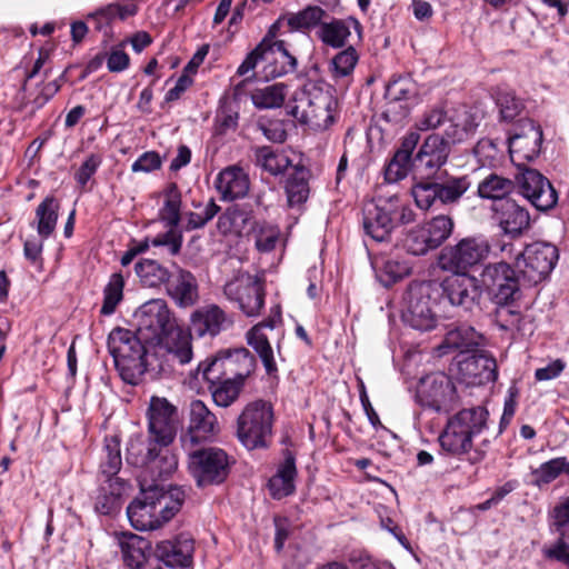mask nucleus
Masks as SVG:
<instances>
[{"label": "nucleus", "instance_id": "nucleus-1", "mask_svg": "<svg viewBox=\"0 0 569 569\" xmlns=\"http://www.w3.org/2000/svg\"><path fill=\"white\" fill-rule=\"evenodd\" d=\"M451 152L442 138L431 133L421 141L418 131H409L385 166V179L398 182L412 173L411 194L423 211L455 207L472 187L469 174H451L445 167Z\"/></svg>", "mask_w": 569, "mask_h": 569}, {"label": "nucleus", "instance_id": "nucleus-2", "mask_svg": "<svg viewBox=\"0 0 569 569\" xmlns=\"http://www.w3.org/2000/svg\"><path fill=\"white\" fill-rule=\"evenodd\" d=\"M147 418L149 437L147 441H130L127 460L166 478L178 467L177 456L169 449L177 435L178 410L167 398L152 396Z\"/></svg>", "mask_w": 569, "mask_h": 569}, {"label": "nucleus", "instance_id": "nucleus-3", "mask_svg": "<svg viewBox=\"0 0 569 569\" xmlns=\"http://www.w3.org/2000/svg\"><path fill=\"white\" fill-rule=\"evenodd\" d=\"M490 246L479 237H466L455 244L442 247L437 256V267L449 273L441 282L451 297L457 296L470 308L478 307L482 297V287L477 277L471 274L489 254Z\"/></svg>", "mask_w": 569, "mask_h": 569}, {"label": "nucleus", "instance_id": "nucleus-4", "mask_svg": "<svg viewBox=\"0 0 569 569\" xmlns=\"http://www.w3.org/2000/svg\"><path fill=\"white\" fill-rule=\"evenodd\" d=\"M137 332L150 346H164L181 365L192 359L190 333L178 321L163 299L144 302L136 313Z\"/></svg>", "mask_w": 569, "mask_h": 569}, {"label": "nucleus", "instance_id": "nucleus-5", "mask_svg": "<svg viewBox=\"0 0 569 569\" xmlns=\"http://www.w3.org/2000/svg\"><path fill=\"white\" fill-rule=\"evenodd\" d=\"M184 499L181 487L141 486L139 495L127 507V516L134 529L152 531L170 521L181 510Z\"/></svg>", "mask_w": 569, "mask_h": 569}, {"label": "nucleus", "instance_id": "nucleus-6", "mask_svg": "<svg viewBox=\"0 0 569 569\" xmlns=\"http://www.w3.org/2000/svg\"><path fill=\"white\" fill-rule=\"evenodd\" d=\"M448 307L472 311L457 296L451 297L447 288L435 280L410 284L407 298V309L402 315L403 322L419 331L432 330Z\"/></svg>", "mask_w": 569, "mask_h": 569}, {"label": "nucleus", "instance_id": "nucleus-7", "mask_svg": "<svg viewBox=\"0 0 569 569\" xmlns=\"http://www.w3.org/2000/svg\"><path fill=\"white\" fill-rule=\"evenodd\" d=\"M149 345L137 331L113 328L107 340L108 351L121 379L129 385H138L148 370Z\"/></svg>", "mask_w": 569, "mask_h": 569}, {"label": "nucleus", "instance_id": "nucleus-8", "mask_svg": "<svg viewBox=\"0 0 569 569\" xmlns=\"http://www.w3.org/2000/svg\"><path fill=\"white\" fill-rule=\"evenodd\" d=\"M276 421L273 405L264 399L248 402L236 421V437L247 450L268 449Z\"/></svg>", "mask_w": 569, "mask_h": 569}, {"label": "nucleus", "instance_id": "nucleus-9", "mask_svg": "<svg viewBox=\"0 0 569 569\" xmlns=\"http://www.w3.org/2000/svg\"><path fill=\"white\" fill-rule=\"evenodd\" d=\"M188 452V469L199 488L223 483L234 462L221 448L208 447L184 449Z\"/></svg>", "mask_w": 569, "mask_h": 569}, {"label": "nucleus", "instance_id": "nucleus-10", "mask_svg": "<svg viewBox=\"0 0 569 569\" xmlns=\"http://www.w3.org/2000/svg\"><path fill=\"white\" fill-rule=\"evenodd\" d=\"M296 102L292 114L300 122L318 130H326L335 123L337 101L332 94L316 84L305 86L303 90L297 93Z\"/></svg>", "mask_w": 569, "mask_h": 569}, {"label": "nucleus", "instance_id": "nucleus-11", "mask_svg": "<svg viewBox=\"0 0 569 569\" xmlns=\"http://www.w3.org/2000/svg\"><path fill=\"white\" fill-rule=\"evenodd\" d=\"M385 100L381 118L389 123H401L420 101L417 82L410 76H392L386 86Z\"/></svg>", "mask_w": 569, "mask_h": 569}, {"label": "nucleus", "instance_id": "nucleus-12", "mask_svg": "<svg viewBox=\"0 0 569 569\" xmlns=\"http://www.w3.org/2000/svg\"><path fill=\"white\" fill-rule=\"evenodd\" d=\"M417 402L435 412L455 410L459 402L456 386L445 372H432L422 377L416 391Z\"/></svg>", "mask_w": 569, "mask_h": 569}, {"label": "nucleus", "instance_id": "nucleus-13", "mask_svg": "<svg viewBox=\"0 0 569 569\" xmlns=\"http://www.w3.org/2000/svg\"><path fill=\"white\" fill-rule=\"evenodd\" d=\"M226 297L239 305L247 317H257L264 307L266 278L263 274H247L228 281L223 287Z\"/></svg>", "mask_w": 569, "mask_h": 569}, {"label": "nucleus", "instance_id": "nucleus-14", "mask_svg": "<svg viewBox=\"0 0 569 569\" xmlns=\"http://www.w3.org/2000/svg\"><path fill=\"white\" fill-rule=\"evenodd\" d=\"M194 539L189 532H180L158 541L151 549V558L166 569H190L193 566Z\"/></svg>", "mask_w": 569, "mask_h": 569}, {"label": "nucleus", "instance_id": "nucleus-15", "mask_svg": "<svg viewBox=\"0 0 569 569\" xmlns=\"http://www.w3.org/2000/svg\"><path fill=\"white\" fill-rule=\"evenodd\" d=\"M219 432L217 416L202 400H192L189 405L188 427L180 437L182 448L191 449L196 445L212 440Z\"/></svg>", "mask_w": 569, "mask_h": 569}, {"label": "nucleus", "instance_id": "nucleus-16", "mask_svg": "<svg viewBox=\"0 0 569 569\" xmlns=\"http://www.w3.org/2000/svg\"><path fill=\"white\" fill-rule=\"evenodd\" d=\"M395 213L392 202L379 198L366 203L362 208V228L366 236L376 242L390 240L395 229Z\"/></svg>", "mask_w": 569, "mask_h": 569}, {"label": "nucleus", "instance_id": "nucleus-17", "mask_svg": "<svg viewBox=\"0 0 569 569\" xmlns=\"http://www.w3.org/2000/svg\"><path fill=\"white\" fill-rule=\"evenodd\" d=\"M282 459L277 463L276 472L267 482L269 496L273 500H282L296 493L298 477L296 453L290 449L281 451Z\"/></svg>", "mask_w": 569, "mask_h": 569}, {"label": "nucleus", "instance_id": "nucleus-18", "mask_svg": "<svg viewBox=\"0 0 569 569\" xmlns=\"http://www.w3.org/2000/svg\"><path fill=\"white\" fill-rule=\"evenodd\" d=\"M526 138L516 134L509 139V153L512 163L517 167L516 182L518 192L533 206V188L530 179H533V169L530 162L533 160V149H523Z\"/></svg>", "mask_w": 569, "mask_h": 569}, {"label": "nucleus", "instance_id": "nucleus-19", "mask_svg": "<svg viewBox=\"0 0 569 569\" xmlns=\"http://www.w3.org/2000/svg\"><path fill=\"white\" fill-rule=\"evenodd\" d=\"M351 28L357 33L359 41H362L363 27L359 19L353 16H348L345 19L331 18L330 21L321 20L316 34L325 46L333 49H342L348 44Z\"/></svg>", "mask_w": 569, "mask_h": 569}, {"label": "nucleus", "instance_id": "nucleus-20", "mask_svg": "<svg viewBox=\"0 0 569 569\" xmlns=\"http://www.w3.org/2000/svg\"><path fill=\"white\" fill-rule=\"evenodd\" d=\"M249 79H243L234 86L231 96L223 94L219 99V104L213 120V130L216 136H226L228 132H234L239 126L240 96Z\"/></svg>", "mask_w": 569, "mask_h": 569}, {"label": "nucleus", "instance_id": "nucleus-21", "mask_svg": "<svg viewBox=\"0 0 569 569\" xmlns=\"http://www.w3.org/2000/svg\"><path fill=\"white\" fill-rule=\"evenodd\" d=\"M98 482L94 511L102 516L113 517L121 510L123 497L130 485L126 479H98Z\"/></svg>", "mask_w": 569, "mask_h": 569}, {"label": "nucleus", "instance_id": "nucleus-22", "mask_svg": "<svg viewBox=\"0 0 569 569\" xmlns=\"http://www.w3.org/2000/svg\"><path fill=\"white\" fill-rule=\"evenodd\" d=\"M257 222L250 203H233L218 217L217 229L223 236H250V228Z\"/></svg>", "mask_w": 569, "mask_h": 569}, {"label": "nucleus", "instance_id": "nucleus-23", "mask_svg": "<svg viewBox=\"0 0 569 569\" xmlns=\"http://www.w3.org/2000/svg\"><path fill=\"white\" fill-rule=\"evenodd\" d=\"M459 373L467 385H485L498 378L496 359L486 353H475L458 363Z\"/></svg>", "mask_w": 569, "mask_h": 569}, {"label": "nucleus", "instance_id": "nucleus-24", "mask_svg": "<svg viewBox=\"0 0 569 569\" xmlns=\"http://www.w3.org/2000/svg\"><path fill=\"white\" fill-rule=\"evenodd\" d=\"M172 277L166 282L167 295L174 300L179 307L193 306L198 300V283L191 271L172 263Z\"/></svg>", "mask_w": 569, "mask_h": 569}, {"label": "nucleus", "instance_id": "nucleus-25", "mask_svg": "<svg viewBox=\"0 0 569 569\" xmlns=\"http://www.w3.org/2000/svg\"><path fill=\"white\" fill-rule=\"evenodd\" d=\"M214 187L222 201H233L244 198L250 189L248 173L239 166L222 169L214 179Z\"/></svg>", "mask_w": 569, "mask_h": 569}, {"label": "nucleus", "instance_id": "nucleus-26", "mask_svg": "<svg viewBox=\"0 0 569 569\" xmlns=\"http://www.w3.org/2000/svg\"><path fill=\"white\" fill-rule=\"evenodd\" d=\"M492 210L506 234L518 237L530 224L529 211L512 199H506L493 204Z\"/></svg>", "mask_w": 569, "mask_h": 569}, {"label": "nucleus", "instance_id": "nucleus-27", "mask_svg": "<svg viewBox=\"0 0 569 569\" xmlns=\"http://www.w3.org/2000/svg\"><path fill=\"white\" fill-rule=\"evenodd\" d=\"M232 321L228 319L226 312L217 305H211L207 308L196 310L191 315V323L189 330H186L197 337L209 335L217 336L226 328V325H231Z\"/></svg>", "mask_w": 569, "mask_h": 569}, {"label": "nucleus", "instance_id": "nucleus-28", "mask_svg": "<svg viewBox=\"0 0 569 569\" xmlns=\"http://www.w3.org/2000/svg\"><path fill=\"white\" fill-rule=\"evenodd\" d=\"M138 6L133 2L109 3L106 7L97 9L87 16V20L92 23L93 29L103 32L106 37L112 33V23L117 20L124 21L138 13Z\"/></svg>", "mask_w": 569, "mask_h": 569}, {"label": "nucleus", "instance_id": "nucleus-29", "mask_svg": "<svg viewBox=\"0 0 569 569\" xmlns=\"http://www.w3.org/2000/svg\"><path fill=\"white\" fill-rule=\"evenodd\" d=\"M119 546L123 562L130 569H141L147 561L146 551L152 549L149 540L129 531L119 535Z\"/></svg>", "mask_w": 569, "mask_h": 569}, {"label": "nucleus", "instance_id": "nucleus-30", "mask_svg": "<svg viewBox=\"0 0 569 569\" xmlns=\"http://www.w3.org/2000/svg\"><path fill=\"white\" fill-rule=\"evenodd\" d=\"M134 272L142 287L160 289L172 277V272L156 259L142 258L134 264Z\"/></svg>", "mask_w": 569, "mask_h": 569}, {"label": "nucleus", "instance_id": "nucleus-31", "mask_svg": "<svg viewBox=\"0 0 569 569\" xmlns=\"http://www.w3.org/2000/svg\"><path fill=\"white\" fill-rule=\"evenodd\" d=\"M488 411L483 407L462 409L450 417L448 421L472 441L487 427Z\"/></svg>", "mask_w": 569, "mask_h": 569}, {"label": "nucleus", "instance_id": "nucleus-32", "mask_svg": "<svg viewBox=\"0 0 569 569\" xmlns=\"http://www.w3.org/2000/svg\"><path fill=\"white\" fill-rule=\"evenodd\" d=\"M287 16L286 32L307 33L320 27L321 20L328 18L327 11L320 6L308 4L298 12H289Z\"/></svg>", "mask_w": 569, "mask_h": 569}, {"label": "nucleus", "instance_id": "nucleus-33", "mask_svg": "<svg viewBox=\"0 0 569 569\" xmlns=\"http://www.w3.org/2000/svg\"><path fill=\"white\" fill-rule=\"evenodd\" d=\"M223 355L226 357L228 378L244 383L256 367L254 357L244 347L226 349Z\"/></svg>", "mask_w": 569, "mask_h": 569}, {"label": "nucleus", "instance_id": "nucleus-34", "mask_svg": "<svg viewBox=\"0 0 569 569\" xmlns=\"http://www.w3.org/2000/svg\"><path fill=\"white\" fill-rule=\"evenodd\" d=\"M164 201L159 209L158 219L167 228H178L181 221L182 193L176 182H169L162 191Z\"/></svg>", "mask_w": 569, "mask_h": 569}, {"label": "nucleus", "instance_id": "nucleus-35", "mask_svg": "<svg viewBox=\"0 0 569 569\" xmlns=\"http://www.w3.org/2000/svg\"><path fill=\"white\" fill-rule=\"evenodd\" d=\"M60 202L54 196H47L36 208L38 236L46 240L50 238L57 227Z\"/></svg>", "mask_w": 569, "mask_h": 569}, {"label": "nucleus", "instance_id": "nucleus-36", "mask_svg": "<svg viewBox=\"0 0 569 569\" xmlns=\"http://www.w3.org/2000/svg\"><path fill=\"white\" fill-rule=\"evenodd\" d=\"M310 171L303 166H295L286 180V193L289 207L300 206L309 198Z\"/></svg>", "mask_w": 569, "mask_h": 569}, {"label": "nucleus", "instance_id": "nucleus-37", "mask_svg": "<svg viewBox=\"0 0 569 569\" xmlns=\"http://www.w3.org/2000/svg\"><path fill=\"white\" fill-rule=\"evenodd\" d=\"M254 161L258 167L272 176L282 174L292 166L289 157L271 146H260L253 149Z\"/></svg>", "mask_w": 569, "mask_h": 569}, {"label": "nucleus", "instance_id": "nucleus-38", "mask_svg": "<svg viewBox=\"0 0 569 569\" xmlns=\"http://www.w3.org/2000/svg\"><path fill=\"white\" fill-rule=\"evenodd\" d=\"M515 186H517L516 180L512 181L492 172L478 183L477 196L481 199L501 202L508 199L507 196L512 192Z\"/></svg>", "mask_w": 569, "mask_h": 569}, {"label": "nucleus", "instance_id": "nucleus-39", "mask_svg": "<svg viewBox=\"0 0 569 569\" xmlns=\"http://www.w3.org/2000/svg\"><path fill=\"white\" fill-rule=\"evenodd\" d=\"M273 49H276L280 56H286L289 60L279 61L278 59H274L272 61H268V63L262 69V74L266 80H271L283 77L288 73H292L297 70L298 67V60L289 52L287 42L284 40L274 39L273 41H270L269 53L272 52Z\"/></svg>", "mask_w": 569, "mask_h": 569}, {"label": "nucleus", "instance_id": "nucleus-40", "mask_svg": "<svg viewBox=\"0 0 569 569\" xmlns=\"http://www.w3.org/2000/svg\"><path fill=\"white\" fill-rule=\"evenodd\" d=\"M438 441L442 453L452 457H461L469 453L473 446L470 438L449 421H447L445 429L439 435Z\"/></svg>", "mask_w": 569, "mask_h": 569}, {"label": "nucleus", "instance_id": "nucleus-41", "mask_svg": "<svg viewBox=\"0 0 569 569\" xmlns=\"http://www.w3.org/2000/svg\"><path fill=\"white\" fill-rule=\"evenodd\" d=\"M103 451L106 456L100 462L98 479H122L118 476L122 467L119 437H106Z\"/></svg>", "mask_w": 569, "mask_h": 569}, {"label": "nucleus", "instance_id": "nucleus-42", "mask_svg": "<svg viewBox=\"0 0 569 569\" xmlns=\"http://www.w3.org/2000/svg\"><path fill=\"white\" fill-rule=\"evenodd\" d=\"M254 238V247L261 253L273 251L280 239V228L267 220H257L250 228Z\"/></svg>", "mask_w": 569, "mask_h": 569}, {"label": "nucleus", "instance_id": "nucleus-43", "mask_svg": "<svg viewBox=\"0 0 569 569\" xmlns=\"http://www.w3.org/2000/svg\"><path fill=\"white\" fill-rule=\"evenodd\" d=\"M243 387V382L227 378L220 382L209 385L208 390L218 407L227 408L238 400Z\"/></svg>", "mask_w": 569, "mask_h": 569}, {"label": "nucleus", "instance_id": "nucleus-44", "mask_svg": "<svg viewBox=\"0 0 569 569\" xmlns=\"http://www.w3.org/2000/svg\"><path fill=\"white\" fill-rule=\"evenodd\" d=\"M287 86L283 83H273L251 92L250 98L257 109L280 108L286 99Z\"/></svg>", "mask_w": 569, "mask_h": 569}, {"label": "nucleus", "instance_id": "nucleus-45", "mask_svg": "<svg viewBox=\"0 0 569 569\" xmlns=\"http://www.w3.org/2000/svg\"><path fill=\"white\" fill-rule=\"evenodd\" d=\"M559 260V250L546 241H536V272L539 280H547Z\"/></svg>", "mask_w": 569, "mask_h": 569}, {"label": "nucleus", "instance_id": "nucleus-46", "mask_svg": "<svg viewBox=\"0 0 569 569\" xmlns=\"http://www.w3.org/2000/svg\"><path fill=\"white\" fill-rule=\"evenodd\" d=\"M200 373L208 386L227 379L228 371L223 350H220L214 356L201 361L197 368V375Z\"/></svg>", "mask_w": 569, "mask_h": 569}, {"label": "nucleus", "instance_id": "nucleus-47", "mask_svg": "<svg viewBox=\"0 0 569 569\" xmlns=\"http://www.w3.org/2000/svg\"><path fill=\"white\" fill-rule=\"evenodd\" d=\"M421 226L437 249L452 234L455 221L449 214H438Z\"/></svg>", "mask_w": 569, "mask_h": 569}, {"label": "nucleus", "instance_id": "nucleus-48", "mask_svg": "<svg viewBox=\"0 0 569 569\" xmlns=\"http://www.w3.org/2000/svg\"><path fill=\"white\" fill-rule=\"evenodd\" d=\"M192 206L198 211H189L184 224L186 231H193L202 229L209 221H211L221 210L220 206L216 203L213 198L203 206L201 202H192Z\"/></svg>", "mask_w": 569, "mask_h": 569}, {"label": "nucleus", "instance_id": "nucleus-49", "mask_svg": "<svg viewBox=\"0 0 569 569\" xmlns=\"http://www.w3.org/2000/svg\"><path fill=\"white\" fill-rule=\"evenodd\" d=\"M124 279L121 273H112L103 289V302L100 309L102 316L112 315L123 298Z\"/></svg>", "mask_w": 569, "mask_h": 569}, {"label": "nucleus", "instance_id": "nucleus-50", "mask_svg": "<svg viewBox=\"0 0 569 569\" xmlns=\"http://www.w3.org/2000/svg\"><path fill=\"white\" fill-rule=\"evenodd\" d=\"M103 158L100 153H90L86 157L80 167L74 171L73 179L77 188L81 192H90L92 184H89L91 179L97 173L98 169L102 164Z\"/></svg>", "mask_w": 569, "mask_h": 569}, {"label": "nucleus", "instance_id": "nucleus-51", "mask_svg": "<svg viewBox=\"0 0 569 569\" xmlns=\"http://www.w3.org/2000/svg\"><path fill=\"white\" fill-rule=\"evenodd\" d=\"M495 321L503 330H523V317L517 302L496 305Z\"/></svg>", "mask_w": 569, "mask_h": 569}, {"label": "nucleus", "instance_id": "nucleus-52", "mask_svg": "<svg viewBox=\"0 0 569 569\" xmlns=\"http://www.w3.org/2000/svg\"><path fill=\"white\" fill-rule=\"evenodd\" d=\"M480 284L482 283L485 288L497 287L498 283H507V281H511L517 278V272L511 266L505 261H500L497 263H490L486 266L481 273Z\"/></svg>", "mask_w": 569, "mask_h": 569}, {"label": "nucleus", "instance_id": "nucleus-53", "mask_svg": "<svg viewBox=\"0 0 569 569\" xmlns=\"http://www.w3.org/2000/svg\"><path fill=\"white\" fill-rule=\"evenodd\" d=\"M411 264L406 260L387 259L379 272V279L386 287H391L411 273Z\"/></svg>", "mask_w": 569, "mask_h": 569}, {"label": "nucleus", "instance_id": "nucleus-54", "mask_svg": "<svg viewBox=\"0 0 569 569\" xmlns=\"http://www.w3.org/2000/svg\"><path fill=\"white\" fill-rule=\"evenodd\" d=\"M558 202V192L551 182L536 171V210L548 211Z\"/></svg>", "mask_w": 569, "mask_h": 569}, {"label": "nucleus", "instance_id": "nucleus-55", "mask_svg": "<svg viewBox=\"0 0 569 569\" xmlns=\"http://www.w3.org/2000/svg\"><path fill=\"white\" fill-rule=\"evenodd\" d=\"M490 300L495 305H505L519 301L521 291L518 277L507 283H498L497 287L486 288Z\"/></svg>", "mask_w": 569, "mask_h": 569}, {"label": "nucleus", "instance_id": "nucleus-56", "mask_svg": "<svg viewBox=\"0 0 569 569\" xmlns=\"http://www.w3.org/2000/svg\"><path fill=\"white\" fill-rule=\"evenodd\" d=\"M448 122L458 130L465 140L470 139L476 133L479 126L476 120V114L465 107L455 110V112L449 116Z\"/></svg>", "mask_w": 569, "mask_h": 569}, {"label": "nucleus", "instance_id": "nucleus-57", "mask_svg": "<svg viewBox=\"0 0 569 569\" xmlns=\"http://www.w3.org/2000/svg\"><path fill=\"white\" fill-rule=\"evenodd\" d=\"M359 60V54L353 46L345 47L338 52L332 61V72L335 78L347 77L352 73Z\"/></svg>", "mask_w": 569, "mask_h": 569}, {"label": "nucleus", "instance_id": "nucleus-58", "mask_svg": "<svg viewBox=\"0 0 569 569\" xmlns=\"http://www.w3.org/2000/svg\"><path fill=\"white\" fill-rule=\"evenodd\" d=\"M403 246L406 250L413 256H422L428 251L436 249L422 226H419L408 232L405 238Z\"/></svg>", "mask_w": 569, "mask_h": 569}, {"label": "nucleus", "instance_id": "nucleus-59", "mask_svg": "<svg viewBox=\"0 0 569 569\" xmlns=\"http://www.w3.org/2000/svg\"><path fill=\"white\" fill-rule=\"evenodd\" d=\"M448 112L442 104L428 108L417 122L416 131H435L448 121Z\"/></svg>", "mask_w": 569, "mask_h": 569}, {"label": "nucleus", "instance_id": "nucleus-60", "mask_svg": "<svg viewBox=\"0 0 569 569\" xmlns=\"http://www.w3.org/2000/svg\"><path fill=\"white\" fill-rule=\"evenodd\" d=\"M150 242L153 247H166L172 257L178 256L183 244L182 231L174 227L168 228L167 231L150 239Z\"/></svg>", "mask_w": 569, "mask_h": 569}, {"label": "nucleus", "instance_id": "nucleus-61", "mask_svg": "<svg viewBox=\"0 0 569 569\" xmlns=\"http://www.w3.org/2000/svg\"><path fill=\"white\" fill-rule=\"evenodd\" d=\"M551 526L561 539H569V496L555 507Z\"/></svg>", "mask_w": 569, "mask_h": 569}, {"label": "nucleus", "instance_id": "nucleus-62", "mask_svg": "<svg viewBox=\"0 0 569 569\" xmlns=\"http://www.w3.org/2000/svg\"><path fill=\"white\" fill-rule=\"evenodd\" d=\"M539 481L549 483L557 479L560 475L569 476V460L566 458H556L539 468Z\"/></svg>", "mask_w": 569, "mask_h": 569}, {"label": "nucleus", "instance_id": "nucleus-63", "mask_svg": "<svg viewBox=\"0 0 569 569\" xmlns=\"http://www.w3.org/2000/svg\"><path fill=\"white\" fill-rule=\"evenodd\" d=\"M274 525V550L277 553H281L284 543L290 537L291 530V521L288 517L276 515L273 517Z\"/></svg>", "mask_w": 569, "mask_h": 569}, {"label": "nucleus", "instance_id": "nucleus-64", "mask_svg": "<svg viewBox=\"0 0 569 569\" xmlns=\"http://www.w3.org/2000/svg\"><path fill=\"white\" fill-rule=\"evenodd\" d=\"M270 50H268L260 42L252 49L244 58V60L240 63L237 69L238 76H246L248 72L254 70L257 64L260 61L267 60V54Z\"/></svg>", "mask_w": 569, "mask_h": 569}]
</instances>
